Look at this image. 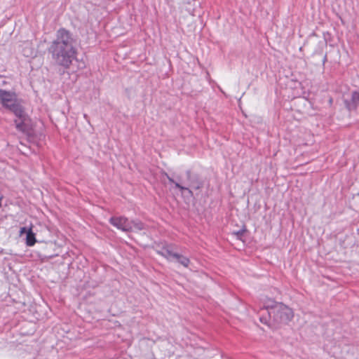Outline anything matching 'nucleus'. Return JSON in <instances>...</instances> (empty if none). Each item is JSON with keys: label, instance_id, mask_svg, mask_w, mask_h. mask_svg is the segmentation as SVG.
<instances>
[{"label": "nucleus", "instance_id": "nucleus-7", "mask_svg": "<svg viewBox=\"0 0 359 359\" xmlns=\"http://www.w3.org/2000/svg\"><path fill=\"white\" fill-rule=\"evenodd\" d=\"M174 248L175 246L172 245H165L161 250H158L157 253L165 258L168 261L172 262L175 259L177 255V252L174 251Z\"/></svg>", "mask_w": 359, "mask_h": 359}, {"label": "nucleus", "instance_id": "nucleus-3", "mask_svg": "<svg viewBox=\"0 0 359 359\" xmlns=\"http://www.w3.org/2000/svg\"><path fill=\"white\" fill-rule=\"evenodd\" d=\"M0 104L12 111L18 118L25 116L24 109L15 92L0 89Z\"/></svg>", "mask_w": 359, "mask_h": 359}, {"label": "nucleus", "instance_id": "nucleus-1", "mask_svg": "<svg viewBox=\"0 0 359 359\" xmlns=\"http://www.w3.org/2000/svg\"><path fill=\"white\" fill-rule=\"evenodd\" d=\"M72 34L65 28H60L55 39L48 48V53L55 65L69 69L76 59L77 50Z\"/></svg>", "mask_w": 359, "mask_h": 359}, {"label": "nucleus", "instance_id": "nucleus-16", "mask_svg": "<svg viewBox=\"0 0 359 359\" xmlns=\"http://www.w3.org/2000/svg\"><path fill=\"white\" fill-rule=\"evenodd\" d=\"M1 200H2V198H0V207L1 206Z\"/></svg>", "mask_w": 359, "mask_h": 359}, {"label": "nucleus", "instance_id": "nucleus-12", "mask_svg": "<svg viewBox=\"0 0 359 359\" xmlns=\"http://www.w3.org/2000/svg\"><path fill=\"white\" fill-rule=\"evenodd\" d=\"M20 121L18 122L17 120L15 121L16 128L20 131H25L26 126L25 124V121L26 119V114L25 113V116L22 118H19Z\"/></svg>", "mask_w": 359, "mask_h": 359}, {"label": "nucleus", "instance_id": "nucleus-2", "mask_svg": "<svg viewBox=\"0 0 359 359\" xmlns=\"http://www.w3.org/2000/svg\"><path fill=\"white\" fill-rule=\"evenodd\" d=\"M164 175L170 183L175 185V188L178 189L182 193L187 191L190 196L194 195L192 189L199 190L203 187V182L200 179L198 175L194 174L190 170L173 177H170L166 172L164 173Z\"/></svg>", "mask_w": 359, "mask_h": 359}, {"label": "nucleus", "instance_id": "nucleus-4", "mask_svg": "<svg viewBox=\"0 0 359 359\" xmlns=\"http://www.w3.org/2000/svg\"><path fill=\"white\" fill-rule=\"evenodd\" d=\"M281 304L282 303L275 302L272 299L267 298L264 299L263 302V307L260 308L257 311L260 322L271 327L272 311L276 309L277 304Z\"/></svg>", "mask_w": 359, "mask_h": 359}, {"label": "nucleus", "instance_id": "nucleus-14", "mask_svg": "<svg viewBox=\"0 0 359 359\" xmlns=\"http://www.w3.org/2000/svg\"><path fill=\"white\" fill-rule=\"evenodd\" d=\"M29 229H27V227H22L20 228V234H23V233H27V231H28Z\"/></svg>", "mask_w": 359, "mask_h": 359}, {"label": "nucleus", "instance_id": "nucleus-9", "mask_svg": "<svg viewBox=\"0 0 359 359\" xmlns=\"http://www.w3.org/2000/svg\"><path fill=\"white\" fill-rule=\"evenodd\" d=\"M129 224L131 226L130 231H139L145 229V224L138 219L129 221Z\"/></svg>", "mask_w": 359, "mask_h": 359}, {"label": "nucleus", "instance_id": "nucleus-13", "mask_svg": "<svg viewBox=\"0 0 359 359\" xmlns=\"http://www.w3.org/2000/svg\"><path fill=\"white\" fill-rule=\"evenodd\" d=\"M245 231H246V229H245V228L244 227L243 229H240V230H238V231H237L234 232L233 233H234L235 235H236V236H237V238H238L241 239V237L243 236V234H244V233H245Z\"/></svg>", "mask_w": 359, "mask_h": 359}, {"label": "nucleus", "instance_id": "nucleus-8", "mask_svg": "<svg viewBox=\"0 0 359 359\" xmlns=\"http://www.w3.org/2000/svg\"><path fill=\"white\" fill-rule=\"evenodd\" d=\"M345 104H346V108L349 111L355 109L357 106L359 104V90L353 92L352 96H351V101L346 100Z\"/></svg>", "mask_w": 359, "mask_h": 359}, {"label": "nucleus", "instance_id": "nucleus-10", "mask_svg": "<svg viewBox=\"0 0 359 359\" xmlns=\"http://www.w3.org/2000/svg\"><path fill=\"white\" fill-rule=\"evenodd\" d=\"M36 241L35 234L33 233L32 228H29L26 238L27 245L33 246Z\"/></svg>", "mask_w": 359, "mask_h": 359}, {"label": "nucleus", "instance_id": "nucleus-5", "mask_svg": "<svg viewBox=\"0 0 359 359\" xmlns=\"http://www.w3.org/2000/svg\"><path fill=\"white\" fill-rule=\"evenodd\" d=\"M273 320L277 324H285L290 322L294 315L292 310L286 305L277 304L276 309L272 311Z\"/></svg>", "mask_w": 359, "mask_h": 359}, {"label": "nucleus", "instance_id": "nucleus-11", "mask_svg": "<svg viewBox=\"0 0 359 359\" xmlns=\"http://www.w3.org/2000/svg\"><path fill=\"white\" fill-rule=\"evenodd\" d=\"M175 259L179 264H180L181 265H182L183 266H184L186 268L189 267V266L190 259L188 257H187L177 253Z\"/></svg>", "mask_w": 359, "mask_h": 359}, {"label": "nucleus", "instance_id": "nucleus-6", "mask_svg": "<svg viewBox=\"0 0 359 359\" xmlns=\"http://www.w3.org/2000/svg\"><path fill=\"white\" fill-rule=\"evenodd\" d=\"M129 221L125 217H112L109 219L111 225L125 232H130L131 230Z\"/></svg>", "mask_w": 359, "mask_h": 359}, {"label": "nucleus", "instance_id": "nucleus-15", "mask_svg": "<svg viewBox=\"0 0 359 359\" xmlns=\"http://www.w3.org/2000/svg\"><path fill=\"white\" fill-rule=\"evenodd\" d=\"M326 60H327V57H326V55H325V56L324 57V59H323V63H325V62Z\"/></svg>", "mask_w": 359, "mask_h": 359}]
</instances>
